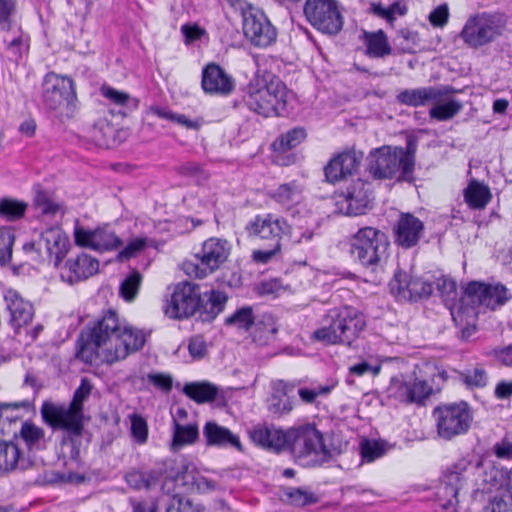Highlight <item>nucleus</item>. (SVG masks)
<instances>
[{
    "instance_id": "10",
    "label": "nucleus",
    "mask_w": 512,
    "mask_h": 512,
    "mask_svg": "<svg viewBox=\"0 0 512 512\" xmlns=\"http://www.w3.org/2000/svg\"><path fill=\"white\" fill-rule=\"evenodd\" d=\"M43 97L47 106L60 114L71 116L76 94L73 81L56 73H48L44 78Z\"/></svg>"
},
{
    "instance_id": "51",
    "label": "nucleus",
    "mask_w": 512,
    "mask_h": 512,
    "mask_svg": "<svg viewBox=\"0 0 512 512\" xmlns=\"http://www.w3.org/2000/svg\"><path fill=\"white\" fill-rule=\"evenodd\" d=\"M332 386H317L314 388H301L298 391L300 399L306 404H313L317 402L319 397H324L330 394Z\"/></svg>"
},
{
    "instance_id": "52",
    "label": "nucleus",
    "mask_w": 512,
    "mask_h": 512,
    "mask_svg": "<svg viewBox=\"0 0 512 512\" xmlns=\"http://www.w3.org/2000/svg\"><path fill=\"white\" fill-rule=\"evenodd\" d=\"M166 512H202V509L188 498L174 496Z\"/></svg>"
},
{
    "instance_id": "42",
    "label": "nucleus",
    "mask_w": 512,
    "mask_h": 512,
    "mask_svg": "<svg viewBox=\"0 0 512 512\" xmlns=\"http://www.w3.org/2000/svg\"><path fill=\"white\" fill-rule=\"evenodd\" d=\"M306 138V131L302 128H294L283 134L274 142V148L279 151H286L298 146Z\"/></svg>"
},
{
    "instance_id": "44",
    "label": "nucleus",
    "mask_w": 512,
    "mask_h": 512,
    "mask_svg": "<svg viewBox=\"0 0 512 512\" xmlns=\"http://www.w3.org/2000/svg\"><path fill=\"white\" fill-rule=\"evenodd\" d=\"M101 94L111 104L119 108H126L132 101L129 93L111 86H103Z\"/></svg>"
},
{
    "instance_id": "63",
    "label": "nucleus",
    "mask_w": 512,
    "mask_h": 512,
    "mask_svg": "<svg viewBox=\"0 0 512 512\" xmlns=\"http://www.w3.org/2000/svg\"><path fill=\"white\" fill-rule=\"evenodd\" d=\"M284 496L291 504L298 506L305 505L310 501V496L307 493L294 488L287 489Z\"/></svg>"
},
{
    "instance_id": "16",
    "label": "nucleus",
    "mask_w": 512,
    "mask_h": 512,
    "mask_svg": "<svg viewBox=\"0 0 512 512\" xmlns=\"http://www.w3.org/2000/svg\"><path fill=\"white\" fill-rule=\"evenodd\" d=\"M370 196V184L358 179L347 189L345 195L338 197L336 205L340 213L345 215H360L369 207Z\"/></svg>"
},
{
    "instance_id": "17",
    "label": "nucleus",
    "mask_w": 512,
    "mask_h": 512,
    "mask_svg": "<svg viewBox=\"0 0 512 512\" xmlns=\"http://www.w3.org/2000/svg\"><path fill=\"white\" fill-rule=\"evenodd\" d=\"M292 437V450L301 455L322 454L326 456L328 450L325 447L321 433L313 426H303L290 429Z\"/></svg>"
},
{
    "instance_id": "28",
    "label": "nucleus",
    "mask_w": 512,
    "mask_h": 512,
    "mask_svg": "<svg viewBox=\"0 0 512 512\" xmlns=\"http://www.w3.org/2000/svg\"><path fill=\"white\" fill-rule=\"evenodd\" d=\"M177 478L182 480V484L192 492L207 494L217 489V483L207 478L194 467H184Z\"/></svg>"
},
{
    "instance_id": "3",
    "label": "nucleus",
    "mask_w": 512,
    "mask_h": 512,
    "mask_svg": "<svg viewBox=\"0 0 512 512\" xmlns=\"http://www.w3.org/2000/svg\"><path fill=\"white\" fill-rule=\"evenodd\" d=\"M288 97V91L279 79L264 76L250 84L248 104L258 114L273 117L282 114Z\"/></svg>"
},
{
    "instance_id": "40",
    "label": "nucleus",
    "mask_w": 512,
    "mask_h": 512,
    "mask_svg": "<svg viewBox=\"0 0 512 512\" xmlns=\"http://www.w3.org/2000/svg\"><path fill=\"white\" fill-rule=\"evenodd\" d=\"M27 207V203L23 201L3 199L0 201V216L15 221L24 217Z\"/></svg>"
},
{
    "instance_id": "55",
    "label": "nucleus",
    "mask_w": 512,
    "mask_h": 512,
    "mask_svg": "<svg viewBox=\"0 0 512 512\" xmlns=\"http://www.w3.org/2000/svg\"><path fill=\"white\" fill-rule=\"evenodd\" d=\"M146 238H135L132 239L127 246L118 254L120 260L129 259L136 256L147 246Z\"/></svg>"
},
{
    "instance_id": "50",
    "label": "nucleus",
    "mask_w": 512,
    "mask_h": 512,
    "mask_svg": "<svg viewBox=\"0 0 512 512\" xmlns=\"http://www.w3.org/2000/svg\"><path fill=\"white\" fill-rule=\"evenodd\" d=\"M508 299L507 290L500 285L489 286L485 299V305L488 308L495 309L497 306L504 304Z\"/></svg>"
},
{
    "instance_id": "25",
    "label": "nucleus",
    "mask_w": 512,
    "mask_h": 512,
    "mask_svg": "<svg viewBox=\"0 0 512 512\" xmlns=\"http://www.w3.org/2000/svg\"><path fill=\"white\" fill-rule=\"evenodd\" d=\"M359 160L355 153L346 152L337 155L325 167L327 181L336 183L351 175L358 167Z\"/></svg>"
},
{
    "instance_id": "59",
    "label": "nucleus",
    "mask_w": 512,
    "mask_h": 512,
    "mask_svg": "<svg viewBox=\"0 0 512 512\" xmlns=\"http://www.w3.org/2000/svg\"><path fill=\"white\" fill-rule=\"evenodd\" d=\"M131 430L134 438L144 443L147 439L148 428L145 420L139 416L134 415L131 419Z\"/></svg>"
},
{
    "instance_id": "49",
    "label": "nucleus",
    "mask_w": 512,
    "mask_h": 512,
    "mask_svg": "<svg viewBox=\"0 0 512 512\" xmlns=\"http://www.w3.org/2000/svg\"><path fill=\"white\" fill-rule=\"evenodd\" d=\"M95 244L93 250L106 251L116 249L120 246V239L111 232L96 230Z\"/></svg>"
},
{
    "instance_id": "5",
    "label": "nucleus",
    "mask_w": 512,
    "mask_h": 512,
    "mask_svg": "<svg viewBox=\"0 0 512 512\" xmlns=\"http://www.w3.org/2000/svg\"><path fill=\"white\" fill-rule=\"evenodd\" d=\"M231 244L227 240L209 238L197 253L181 263V269L190 277L203 279L220 269L229 259Z\"/></svg>"
},
{
    "instance_id": "15",
    "label": "nucleus",
    "mask_w": 512,
    "mask_h": 512,
    "mask_svg": "<svg viewBox=\"0 0 512 512\" xmlns=\"http://www.w3.org/2000/svg\"><path fill=\"white\" fill-rule=\"evenodd\" d=\"M32 246L41 257L48 258L58 266L67 255L70 242L60 227L53 226L44 230Z\"/></svg>"
},
{
    "instance_id": "23",
    "label": "nucleus",
    "mask_w": 512,
    "mask_h": 512,
    "mask_svg": "<svg viewBox=\"0 0 512 512\" xmlns=\"http://www.w3.org/2000/svg\"><path fill=\"white\" fill-rule=\"evenodd\" d=\"M336 325L338 330H341L344 343L349 345L363 330L365 321L356 310L344 307L336 311Z\"/></svg>"
},
{
    "instance_id": "41",
    "label": "nucleus",
    "mask_w": 512,
    "mask_h": 512,
    "mask_svg": "<svg viewBox=\"0 0 512 512\" xmlns=\"http://www.w3.org/2000/svg\"><path fill=\"white\" fill-rule=\"evenodd\" d=\"M371 10L375 15L392 23L398 16H404L407 13L408 8L404 2L398 1L388 8L383 7L380 3H373L371 5Z\"/></svg>"
},
{
    "instance_id": "18",
    "label": "nucleus",
    "mask_w": 512,
    "mask_h": 512,
    "mask_svg": "<svg viewBox=\"0 0 512 512\" xmlns=\"http://www.w3.org/2000/svg\"><path fill=\"white\" fill-rule=\"evenodd\" d=\"M99 270V262L87 254H81L69 259L61 268L60 276L63 281L73 284L95 275Z\"/></svg>"
},
{
    "instance_id": "24",
    "label": "nucleus",
    "mask_w": 512,
    "mask_h": 512,
    "mask_svg": "<svg viewBox=\"0 0 512 512\" xmlns=\"http://www.w3.org/2000/svg\"><path fill=\"white\" fill-rule=\"evenodd\" d=\"M424 229L423 223L411 214L401 215L396 228V242L410 248L417 244Z\"/></svg>"
},
{
    "instance_id": "4",
    "label": "nucleus",
    "mask_w": 512,
    "mask_h": 512,
    "mask_svg": "<svg viewBox=\"0 0 512 512\" xmlns=\"http://www.w3.org/2000/svg\"><path fill=\"white\" fill-rule=\"evenodd\" d=\"M415 150L412 141L408 143L406 150L392 146L378 148L370 154V171L374 177L380 179L404 178L413 169Z\"/></svg>"
},
{
    "instance_id": "7",
    "label": "nucleus",
    "mask_w": 512,
    "mask_h": 512,
    "mask_svg": "<svg viewBox=\"0 0 512 512\" xmlns=\"http://www.w3.org/2000/svg\"><path fill=\"white\" fill-rule=\"evenodd\" d=\"M437 435L451 440L467 433L473 421V413L465 401L444 403L433 411Z\"/></svg>"
},
{
    "instance_id": "26",
    "label": "nucleus",
    "mask_w": 512,
    "mask_h": 512,
    "mask_svg": "<svg viewBox=\"0 0 512 512\" xmlns=\"http://www.w3.org/2000/svg\"><path fill=\"white\" fill-rule=\"evenodd\" d=\"M462 478L459 472L450 471L444 476V481L437 493V499L443 512H455L458 504V492Z\"/></svg>"
},
{
    "instance_id": "14",
    "label": "nucleus",
    "mask_w": 512,
    "mask_h": 512,
    "mask_svg": "<svg viewBox=\"0 0 512 512\" xmlns=\"http://www.w3.org/2000/svg\"><path fill=\"white\" fill-rule=\"evenodd\" d=\"M243 31L246 38L259 47L269 46L276 38V30L265 14L251 5L243 10Z\"/></svg>"
},
{
    "instance_id": "29",
    "label": "nucleus",
    "mask_w": 512,
    "mask_h": 512,
    "mask_svg": "<svg viewBox=\"0 0 512 512\" xmlns=\"http://www.w3.org/2000/svg\"><path fill=\"white\" fill-rule=\"evenodd\" d=\"M198 436L199 431L196 424L183 425L175 420L170 449L176 452L186 445H192L197 441Z\"/></svg>"
},
{
    "instance_id": "47",
    "label": "nucleus",
    "mask_w": 512,
    "mask_h": 512,
    "mask_svg": "<svg viewBox=\"0 0 512 512\" xmlns=\"http://www.w3.org/2000/svg\"><path fill=\"white\" fill-rule=\"evenodd\" d=\"M487 292L488 285L479 282H472L465 290L464 301L472 305H485Z\"/></svg>"
},
{
    "instance_id": "35",
    "label": "nucleus",
    "mask_w": 512,
    "mask_h": 512,
    "mask_svg": "<svg viewBox=\"0 0 512 512\" xmlns=\"http://www.w3.org/2000/svg\"><path fill=\"white\" fill-rule=\"evenodd\" d=\"M466 202L472 208H484L491 199L487 186L477 181H471L464 192Z\"/></svg>"
},
{
    "instance_id": "1",
    "label": "nucleus",
    "mask_w": 512,
    "mask_h": 512,
    "mask_svg": "<svg viewBox=\"0 0 512 512\" xmlns=\"http://www.w3.org/2000/svg\"><path fill=\"white\" fill-rule=\"evenodd\" d=\"M145 335L108 312L92 329L89 340L81 347L79 357L87 362L101 360L112 364L141 349Z\"/></svg>"
},
{
    "instance_id": "60",
    "label": "nucleus",
    "mask_w": 512,
    "mask_h": 512,
    "mask_svg": "<svg viewBox=\"0 0 512 512\" xmlns=\"http://www.w3.org/2000/svg\"><path fill=\"white\" fill-rule=\"evenodd\" d=\"M381 371L380 364H373L367 360H364L358 364H355L349 368L351 374L357 376H363L366 373H371L373 376L379 375Z\"/></svg>"
},
{
    "instance_id": "11",
    "label": "nucleus",
    "mask_w": 512,
    "mask_h": 512,
    "mask_svg": "<svg viewBox=\"0 0 512 512\" xmlns=\"http://www.w3.org/2000/svg\"><path fill=\"white\" fill-rule=\"evenodd\" d=\"M389 394L405 403H422L433 393L430 379L422 371L395 376L388 388Z\"/></svg>"
},
{
    "instance_id": "31",
    "label": "nucleus",
    "mask_w": 512,
    "mask_h": 512,
    "mask_svg": "<svg viewBox=\"0 0 512 512\" xmlns=\"http://www.w3.org/2000/svg\"><path fill=\"white\" fill-rule=\"evenodd\" d=\"M172 468V462H165L162 467H159L146 475L139 472H132L127 475L126 479L127 482L135 488H140L142 486L149 488L157 481L158 475L162 473H166L167 477H174L173 473L170 471Z\"/></svg>"
},
{
    "instance_id": "36",
    "label": "nucleus",
    "mask_w": 512,
    "mask_h": 512,
    "mask_svg": "<svg viewBox=\"0 0 512 512\" xmlns=\"http://www.w3.org/2000/svg\"><path fill=\"white\" fill-rule=\"evenodd\" d=\"M330 322L327 326L316 330L313 337L326 344H337L344 343V337L341 334V330H338L336 325V311L329 314Z\"/></svg>"
},
{
    "instance_id": "53",
    "label": "nucleus",
    "mask_w": 512,
    "mask_h": 512,
    "mask_svg": "<svg viewBox=\"0 0 512 512\" xmlns=\"http://www.w3.org/2000/svg\"><path fill=\"white\" fill-rule=\"evenodd\" d=\"M14 235L9 229L0 230V263L7 262L12 254Z\"/></svg>"
},
{
    "instance_id": "32",
    "label": "nucleus",
    "mask_w": 512,
    "mask_h": 512,
    "mask_svg": "<svg viewBox=\"0 0 512 512\" xmlns=\"http://www.w3.org/2000/svg\"><path fill=\"white\" fill-rule=\"evenodd\" d=\"M363 39L369 56L384 57L391 53V47L383 31L364 32Z\"/></svg>"
},
{
    "instance_id": "62",
    "label": "nucleus",
    "mask_w": 512,
    "mask_h": 512,
    "mask_svg": "<svg viewBox=\"0 0 512 512\" xmlns=\"http://www.w3.org/2000/svg\"><path fill=\"white\" fill-rule=\"evenodd\" d=\"M464 381L468 387H481L485 385L486 375L482 369L475 368L464 375Z\"/></svg>"
},
{
    "instance_id": "21",
    "label": "nucleus",
    "mask_w": 512,
    "mask_h": 512,
    "mask_svg": "<svg viewBox=\"0 0 512 512\" xmlns=\"http://www.w3.org/2000/svg\"><path fill=\"white\" fill-rule=\"evenodd\" d=\"M202 87L211 94H229L234 88L233 79L218 65L209 64L203 71Z\"/></svg>"
},
{
    "instance_id": "20",
    "label": "nucleus",
    "mask_w": 512,
    "mask_h": 512,
    "mask_svg": "<svg viewBox=\"0 0 512 512\" xmlns=\"http://www.w3.org/2000/svg\"><path fill=\"white\" fill-rule=\"evenodd\" d=\"M251 439L257 445L267 449L279 451L286 446L292 447V437L290 430L284 432L274 427L258 426L250 433Z\"/></svg>"
},
{
    "instance_id": "37",
    "label": "nucleus",
    "mask_w": 512,
    "mask_h": 512,
    "mask_svg": "<svg viewBox=\"0 0 512 512\" xmlns=\"http://www.w3.org/2000/svg\"><path fill=\"white\" fill-rule=\"evenodd\" d=\"M36 209L46 216L64 213L63 205L47 192L39 191L34 199Z\"/></svg>"
},
{
    "instance_id": "39",
    "label": "nucleus",
    "mask_w": 512,
    "mask_h": 512,
    "mask_svg": "<svg viewBox=\"0 0 512 512\" xmlns=\"http://www.w3.org/2000/svg\"><path fill=\"white\" fill-rule=\"evenodd\" d=\"M185 393L198 403H204L214 400L217 389L208 383L188 384L184 388Z\"/></svg>"
},
{
    "instance_id": "34",
    "label": "nucleus",
    "mask_w": 512,
    "mask_h": 512,
    "mask_svg": "<svg viewBox=\"0 0 512 512\" xmlns=\"http://www.w3.org/2000/svg\"><path fill=\"white\" fill-rule=\"evenodd\" d=\"M483 482L489 490L492 488L504 490L512 499V469L504 475L497 468L491 466L485 471Z\"/></svg>"
},
{
    "instance_id": "58",
    "label": "nucleus",
    "mask_w": 512,
    "mask_h": 512,
    "mask_svg": "<svg viewBox=\"0 0 512 512\" xmlns=\"http://www.w3.org/2000/svg\"><path fill=\"white\" fill-rule=\"evenodd\" d=\"M159 116L166 117L176 123L186 127L187 129L198 130L202 126V120L199 118L191 119L183 114H162L158 113Z\"/></svg>"
},
{
    "instance_id": "46",
    "label": "nucleus",
    "mask_w": 512,
    "mask_h": 512,
    "mask_svg": "<svg viewBox=\"0 0 512 512\" xmlns=\"http://www.w3.org/2000/svg\"><path fill=\"white\" fill-rule=\"evenodd\" d=\"M142 282V276L138 271H134L121 284L120 293L126 301L135 299Z\"/></svg>"
},
{
    "instance_id": "54",
    "label": "nucleus",
    "mask_w": 512,
    "mask_h": 512,
    "mask_svg": "<svg viewBox=\"0 0 512 512\" xmlns=\"http://www.w3.org/2000/svg\"><path fill=\"white\" fill-rule=\"evenodd\" d=\"M96 230H86L82 226L77 225L74 229V240L78 246L94 248Z\"/></svg>"
},
{
    "instance_id": "8",
    "label": "nucleus",
    "mask_w": 512,
    "mask_h": 512,
    "mask_svg": "<svg viewBox=\"0 0 512 512\" xmlns=\"http://www.w3.org/2000/svg\"><path fill=\"white\" fill-rule=\"evenodd\" d=\"M91 384L83 379L80 387L74 394L73 401L69 408H58L52 404H44L42 407L43 417L51 425L78 433L82 427V403L90 394Z\"/></svg>"
},
{
    "instance_id": "64",
    "label": "nucleus",
    "mask_w": 512,
    "mask_h": 512,
    "mask_svg": "<svg viewBox=\"0 0 512 512\" xmlns=\"http://www.w3.org/2000/svg\"><path fill=\"white\" fill-rule=\"evenodd\" d=\"M14 10L13 0H0V28L5 30L9 27V18Z\"/></svg>"
},
{
    "instance_id": "61",
    "label": "nucleus",
    "mask_w": 512,
    "mask_h": 512,
    "mask_svg": "<svg viewBox=\"0 0 512 512\" xmlns=\"http://www.w3.org/2000/svg\"><path fill=\"white\" fill-rule=\"evenodd\" d=\"M437 288L447 300H454L456 296V283L454 280L442 277L437 280Z\"/></svg>"
},
{
    "instance_id": "56",
    "label": "nucleus",
    "mask_w": 512,
    "mask_h": 512,
    "mask_svg": "<svg viewBox=\"0 0 512 512\" xmlns=\"http://www.w3.org/2000/svg\"><path fill=\"white\" fill-rule=\"evenodd\" d=\"M20 435L26 444L33 445L43 437V431L38 426L27 422L22 425Z\"/></svg>"
},
{
    "instance_id": "27",
    "label": "nucleus",
    "mask_w": 512,
    "mask_h": 512,
    "mask_svg": "<svg viewBox=\"0 0 512 512\" xmlns=\"http://www.w3.org/2000/svg\"><path fill=\"white\" fill-rule=\"evenodd\" d=\"M5 299L12 315L13 324L18 328L28 325L34 314L32 305L15 290H9Z\"/></svg>"
},
{
    "instance_id": "6",
    "label": "nucleus",
    "mask_w": 512,
    "mask_h": 512,
    "mask_svg": "<svg viewBox=\"0 0 512 512\" xmlns=\"http://www.w3.org/2000/svg\"><path fill=\"white\" fill-rule=\"evenodd\" d=\"M250 236L267 240V248H259L253 252V259L258 263H267L273 259L281 249V236L290 232V226L285 220L270 214L256 217L247 226Z\"/></svg>"
},
{
    "instance_id": "9",
    "label": "nucleus",
    "mask_w": 512,
    "mask_h": 512,
    "mask_svg": "<svg viewBox=\"0 0 512 512\" xmlns=\"http://www.w3.org/2000/svg\"><path fill=\"white\" fill-rule=\"evenodd\" d=\"M352 253L365 266H372L386 257L387 236L372 227L360 229L352 238Z\"/></svg>"
},
{
    "instance_id": "30",
    "label": "nucleus",
    "mask_w": 512,
    "mask_h": 512,
    "mask_svg": "<svg viewBox=\"0 0 512 512\" xmlns=\"http://www.w3.org/2000/svg\"><path fill=\"white\" fill-rule=\"evenodd\" d=\"M204 435L209 445H224L226 443L241 450V444L228 429L214 422H208L204 427Z\"/></svg>"
},
{
    "instance_id": "57",
    "label": "nucleus",
    "mask_w": 512,
    "mask_h": 512,
    "mask_svg": "<svg viewBox=\"0 0 512 512\" xmlns=\"http://www.w3.org/2000/svg\"><path fill=\"white\" fill-rule=\"evenodd\" d=\"M188 349L191 357L201 359L207 354L208 345L202 336H195L191 338Z\"/></svg>"
},
{
    "instance_id": "2",
    "label": "nucleus",
    "mask_w": 512,
    "mask_h": 512,
    "mask_svg": "<svg viewBox=\"0 0 512 512\" xmlns=\"http://www.w3.org/2000/svg\"><path fill=\"white\" fill-rule=\"evenodd\" d=\"M226 302L225 293L214 289L202 292L198 284L184 281L175 285L165 314L172 319H181L200 312L212 320L223 310Z\"/></svg>"
},
{
    "instance_id": "19",
    "label": "nucleus",
    "mask_w": 512,
    "mask_h": 512,
    "mask_svg": "<svg viewBox=\"0 0 512 512\" xmlns=\"http://www.w3.org/2000/svg\"><path fill=\"white\" fill-rule=\"evenodd\" d=\"M391 292L402 300H411L415 297L428 296L433 287L430 283L415 278L412 279L405 272H398L390 282Z\"/></svg>"
},
{
    "instance_id": "12",
    "label": "nucleus",
    "mask_w": 512,
    "mask_h": 512,
    "mask_svg": "<svg viewBox=\"0 0 512 512\" xmlns=\"http://www.w3.org/2000/svg\"><path fill=\"white\" fill-rule=\"evenodd\" d=\"M500 20L491 15H477L470 18L461 31V38L471 48H479L493 42L501 35Z\"/></svg>"
},
{
    "instance_id": "43",
    "label": "nucleus",
    "mask_w": 512,
    "mask_h": 512,
    "mask_svg": "<svg viewBox=\"0 0 512 512\" xmlns=\"http://www.w3.org/2000/svg\"><path fill=\"white\" fill-rule=\"evenodd\" d=\"M274 197L283 205L299 203L302 200V189L295 184H283L278 187Z\"/></svg>"
},
{
    "instance_id": "45",
    "label": "nucleus",
    "mask_w": 512,
    "mask_h": 512,
    "mask_svg": "<svg viewBox=\"0 0 512 512\" xmlns=\"http://www.w3.org/2000/svg\"><path fill=\"white\" fill-rule=\"evenodd\" d=\"M254 322V316L250 307H243L234 314L226 318V325L236 327L238 329L247 330Z\"/></svg>"
},
{
    "instance_id": "13",
    "label": "nucleus",
    "mask_w": 512,
    "mask_h": 512,
    "mask_svg": "<svg viewBox=\"0 0 512 512\" xmlns=\"http://www.w3.org/2000/svg\"><path fill=\"white\" fill-rule=\"evenodd\" d=\"M305 14L323 33L335 34L342 28V18L334 0H307Z\"/></svg>"
},
{
    "instance_id": "48",
    "label": "nucleus",
    "mask_w": 512,
    "mask_h": 512,
    "mask_svg": "<svg viewBox=\"0 0 512 512\" xmlns=\"http://www.w3.org/2000/svg\"><path fill=\"white\" fill-rule=\"evenodd\" d=\"M19 453L16 446L0 442V470L13 469L18 461Z\"/></svg>"
},
{
    "instance_id": "22",
    "label": "nucleus",
    "mask_w": 512,
    "mask_h": 512,
    "mask_svg": "<svg viewBox=\"0 0 512 512\" xmlns=\"http://www.w3.org/2000/svg\"><path fill=\"white\" fill-rule=\"evenodd\" d=\"M439 94L431 99L433 104L429 111L431 118L438 121H446L454 118L462 109V104L451 97L452 89L447 87L436 88Z\"/></svg>"
},
{
    "instance_id": "33",
    "label": "nucleus",
    "mask_w": 512,
    "mask_h": 512,
    "mask_svg": "<svg viewBox=\"0 0 512 512\" xmlns=\"http://www.w3.org/2000/svg\"><path fill=\"white\" fill-rule=\"evenodd\" d=\"M438 94L435 87L408 89L398 95V100L405 105L420 106L430 103Z\"/></svg>"
},
{
    "instance_id": "38",
    "label": "nucleus",
    "mask_w": 512,
    "mask_h": 512,
    "mask_svg": "<svg viewBox=\"0 0 512 512\" xmlns=\"http://www.w3.org/2000/svg\"><path fill=\"white\" fill-rule=\"evenodd\" d=\"M387 450L388 445L383 440L362 439L360 443L361 456L368 463L385 455Z\"/></svg>"
}]
</instances>
